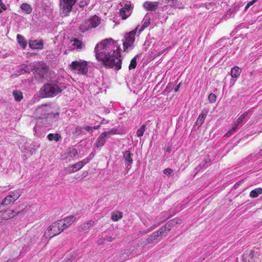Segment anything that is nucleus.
Wrapping results in <instances>:
<instances>
[{
  "instance_id": "34",
  "label": "nucleus",
  "mask_w": 262,
  "mask_h": 262,
  "mask_svg": "<svg viewBox=\"0 0 262 262\" xmlns=\"http://www.w3.org/2000/svg\"><path fill=\"white\" fill-rule=\"evenodd\" d=\"M20 8L25 11L27 14H30L32 12V9L31 6L27 3H23L20 6Z\"/></svg>"
},
{
  "instance_id": "7",
  "label": "nucleus",
  "mask_w": 262,
  "mask_h": 262,
  "mask_svg": "<svg viewBox=\"0 0 262 262\" xmlns=\"http://www.w3.org/2000/svg\"><path fill=\"white\" fill-rule=\"evenodd\" d=\"M59 8L61 14L64 16L69 15L73 8L74 9L76 0H59Z\"/></svg>"
},
{
  "instance_id": "37",
  "label": "nucleus",
  "mask_w": 262,
  "mask_h": 262,
  "mask_svg": "<svg viewBox=\"0 0 262 262\" xmlns=\"http://www.w3.org/2000/svg\"><path fill=\"white\" fill-rule=\"evenodd\" d=\"M2 202L3 204L6 206V207H7L10 205H12L15 201L11 198V197L8 195L4 199L2 200Z\"/></svg>"
},
{
  "instance_id": "21",
  "label": "nucleus",
  "mask_w": 262,
  "mask_h": 262,
  "mask_svg": "<svg viewBox=\"0 0 262 262\" xmlns=\"http://www.w3.org/2000/svg\"><path fill=\"white\" fill-rule=\"evenodd\" d=\"M207 114L208 111L207 110H203L202 113L199 115L196 121L195 122V125H198L199 127L203 123Z\"/></svg>"
},
{
  "instance_id": "41",
  "label": "nucleus",
  "mask_w": 262,
  "mask_h": 262,
  "mask_svg": "<svg viewBox=\"0 0 262 262\" xmlns=\"http://www.w3.org/2000/svg\"><path fill=\"white\" fill-rule=\"evenodd\" d=\"M58 223L60 226V228L61 230V232H62L64 229H67V228H68L69 227L65 223V222H64V221L63 220H60L59 221H58Z\"/></svg>"
},
{
  "instance_id": "50",
  "label": "nucleus",
  "mask_w": 262,
  "mask_h": 262,
  "mask_svg": "<svg viewBox=\"0 0 262 262\" xmlns=\"http://www.w3.org/2000/svg\"><path fill=\"white\" fill-rule=\"evenodd\" d=\"M67 171L68 173H71L73 172H76V170L74 168L72 167V165L70 166L67 168Z\"/></svg>"
},
{
  "instance_id": "10",
  "label": "nucleus",
  "mask_w": 262,
  "mask_h": 262,
  "mask_svg": "<svg viewBox=\"0 0 262 262\" xmlns=\"http://www.w3.org/2000/svg\"><path fill=\"white\" fill-rule=\"evenodd\" d=\"M61 232L60 226L58 221L53 223L48 228L47 231H45L43 236L46 238H50L57 235Z\"/></svg>"
},
{
  "instance_id": "38",
  "label": "nucleus",
  "mask_w": 262,
  "mask_h": 262,
  "mask_svg": "<svg viewBox=\"0 0 262 262\" xmlns=\"http://www.w3.org/2000/svg\"><path fill=\"white\" fill-rule=\"evenodd\" d=\"M139 57V55H136L130 61L128 68L129 70L134 69L137 66V59Z\"/></svg>"
},
{
  "instance_id": "29",
  "label": "nucleus",
  "mask_w": 262,
  "mask_h": 262,
  "mask_svg": "<svg viewBox=\"0 0 262 262\" xmlns=\"http://www.w3.org/2000/svg\"><path fill=\"white\" fill-rule=\"evenodd\" d=\"M150 18L149 16H148L147 15H146L144 17V18H143V25L141 28V29H140L139 30V32H141V31H142L144 29L146 28L147 27H148V26L149 25L150 23Z\"/></svg>"
},
{
  "instance_id": "64",
  "label": "nucleus",
  "mask_w": 262,
  "mask_h": 262,
  "mask_svg": "<svg viewBox=\"0 0 262 262\" xmlns=\"http://www.w3.org/2000/svg\"><path fill=\"white\" fill-rule=\"evenodd\" d=\"M151 230H152V229H151V228H150V229L149 228V229H147V230L144 232V233H148V232H149L151 231Z\"/></svg>"
},
{
  "instance_id": "8",
  "label": "nucleus",
  "mask_w": 262,
  "mask_h": 262,
  "mask_svg": "<svg viewBox=\"0 0 262 262\" xmlns=\"http://www.w3.org/2000/svg\"><path fill=\"white\" fill-rule=\"evenodd\" d=\"M251 113L249 111L242 114L234 122V126L226 134L227 137L232 135L239 126H242L244 123L246 122L250 118Z\"/></svg>"
},
{
  "instance_id": "45",
  "label": "nucleus",
  "mask_w": 262,
  "mask_h": 262,
  "mask_svg": "<svg viewBox=\"0 0 262 262\" xmlns=\"http://www.w3.org/2000/svg\"><path fill=\"white\" fill-rule=\"evenodd\" d=\"M169 5L172 6L175 8H180V7L177 5V0H166Z\"/></svg>"
},
{
  "instance_id": "46",
  "label": "nucleus",
  "mask_w": 262,
  "mask_h": 262,
  "mask_svg": "<svg viewBox=\"0 0 262 262\" xmlns=\"http://www.w3.org/2000/svg\"><path fill=\"white\" fill-rule=\"evenodd\" d=\"M216 96L214 94L211 93L208 96V100L210 102H214L215 101Z\"/></svg>"
},
{
  "instance_id": "43",
  "label": "nucleus",
  "mask_w": 262,
  "mask_h": 262,
  "mask_svg": "<svg viewBox=\"0 0 262 262\" xmlns=\"http://www.w3.org/2000/svg\"><path fill=\"white\" fill-rule=\"evenodd\" d=\"M233 13H234L233 10H232L231 9L228 10L226 14L223 17L222 19H224L225 20L229 19L231 17V15Z\"/></svg>"
},
{
  "instance_id": "1",
  "label": "nucleus",
  "mask_w": 262,
  "mask_h": 262,
  "mask_svg": "<svg viewBox=\"0 0 262 262\" xmlns=\"http://www.w3.org/2000/svg\"><path fill=\"white\" fill-rule=\"evenodd\" d=\"M120 47L112 38L105 39L97 43L95 48L96 59L106 68L116 70L121 69Z\"/></svg>"
},
{
  "instance_id": "52",
  "label": "nucleus",
  "mask_w": 262,
  "mask_h": 262,
  "mask_svg": "<svg viewBox=\"0 0 262 262\" xmlns=\"http://www.w3.org/2000/svg\"><path fill=\"white\" fill-rule=\"evenodd\" d=\"M0 6L2 10H7V7L3 3L2 0H0Z\"/></svg>"
},
{
  "instance_id": "63",
  "label": "nucleus",
  "mask_w": 262,
  "mask_h": 262,
  "mask_svg": "<svg viewBox=\"0 0 262 262\" xmlns=\"http://www.w3.org/2000/svg\"><path fill=\"white\" fill-rule=\"evenodd\" d=\"M100 127V125H97V126H95L94 127H92V129H98Z\"/></svg>"
},
{
  "instance_id": "39",
  "label": "nucleus",
  "mask_w": 262,
  "mask_h": 262,
  "mask_svg": "<svg viewBox=\"0 0 262 262\" xmlns=\"http://www.w3.org/2000/svg\"><path fill=\"white\" fill-rule=\"evenodd\" d=\"M216 3L215 2H210V3H206L205 4H202V6L205 7L206 9L210 10H213L214 7L216 6Z\"/></svg>"
},
{
  "instance_id": "60",
  "label": "nucleus",
  "mask_w": 262,
  "mask_h": 262,
  "mask_svg": "<svg viewBox=\"0 0 262 262\" xmlns=\"http://www.w3.org/2000/svg\"><path fill=\"white\" fill-rule=\"evenodd\" d=\"M94 154H93V153H91L88 157H87V159L89 160V161H90V160H91L93 158H94Z\"/></svg>"
},
{
  "instance_id": "9",
  "label": "nucleus",
  "mask_w": 262,
  "mask_h": 262,
  "mask_svg": "<svg viewBox=\"0 0 262 262\" xmlns=\"http://www.w3.org/2000/svg\"><path fill=\"white\" fill-rule=\"evenodd\" d=\"M137 31V28L125 34L122 39L124 51L127 52L129 48H133L135 42V36Z\"/></svg>"
},
{
  "instance_id": "2",
  "label": "nucleus",
  "mask_w": 262,
  "mask_h": 262,
  "mask_svg": "<svg viewBox=\"0 0 262 262\" xmlns=\"http://www.w3.org/2000/svg\"><path fill=\"white\" fill-rule=\"evenodd\" d=\"M66 88V84L58 81H52L45 84L40 90L43 98L53 97L61 93Z\"/></svg>"
},
{
  "instance_id": "22",
  "label": "nucleus",
  "mask_w": 262,
  "mask_h": 262,
  "mask_svg": "<svg viewBox=\"0 0 262 262\" xmlns=\"http://www.w3.org/2000/svg\"><path fill=\"white\" fill-rule=\"evenodd\" d=\"M29 46L33 49H41L43 48L42 41L37 40H31L29 42Z\"/></svg>"
},
{
  "instance_id": "28",
  "label": "nucleus",
  "mask_w": 262,
  "mask_h": 262,
  "mask_svg": "<svg viewBox=\"0 0 262 262\" xmlns=\"http://www.w3.org/2000/svg\"><path fill=\"white\" fill-rule=\"evenodd\" d=\"M48 139L50 141H54L55 142L59 141L61 139V136L60 134H49L47 136Z\"/></svg>"
},
{
  "instance_id": "47",
  "label": "nucleus",
  "mask_w": 262,
  "mask_h": 262,
  "mask_svg": "<svg viewBox=\"0 0 262 262\" xmlns=\"http://www.w3.org/2000/svg\"><path fill=\"white\" fill-rule=\"evenodd\" d=\"M30 146L31 149L35 150L39 148L40 144L37 142H33L32 144L30 145Z\"/></svg>"
},
{
  "instance_id": "15",
  "label": "nucleus",
  "mask_w": 262,
  "mask_h": 262,
  "mask_svg": "<svg viewBox=\"0 0 262 262\" xmlns=\"http://www.w3.org/2000/svg\"><path fill=\"white\" fill-rule=\"evenodd\" d=\"M133 9V6L130 4H125L124 6L120 10V15L123 19H125L130 15L129 12Z\"/></svg>"
},
{
  "instance_id": "6",
  "label": "nucleus",
  "mask_w": 262,
  "mask_h": 262,
  "mask_svg": "<svg viewBox=\"0 0 262 262\" xmlns=\"http://www.w3.org/2000/svg\"><path fill=\"white\" fill-rule=\"evenodd\" d=\"M70 67L71 70L76 71L78 74L85 75L88 72V63L85 60L72 61Z\"/></svg>"
},
{
  "instance_id": "49",
  "label": "nucleus",
  "mask_w": 262,
  "mask_h": 262,
  "mask_svg": "<svg viewBox=\"0 0 262 262\" xmlns=\"http://www.w3.org/2000/svg\"><path fill=\"white\" fill-rule=\"evenodd\" d=\"M7 207L3 204V202H0V212L6 211Z\"/></svg>"
},
{
  "instance_id": "62",
  "label": "nucleus",
  "mask_w": 262,
  "mask_h": 262,
  "mask_svg": "<svg viewBox=\"0 0 262 262\" xmlns=\"http://www.w3.org/2000/svg\"><path fill=\"white\" fill-rule=\"evenodd\" d=\"M14 261H15V259L13 258V259H9L8 260L6 261L5 262H14Z\"/></svg>"
},
{
  "instance_id": "36",
  "label": "nucleus",
  "mask_w": 262,
  "mask_h": 262,
  "mask_svg": "<svg viewBox=\"0 0 262 262\" xmlns=\"http://www.w3.org/2000/svg\"><path fill=\"white\" fill-rule=\"evenodd\" d=\"M71 41L73 42L72 44L73 46L76 49H82V46H84V45H82V41L77 38H74Z\"/></svg>"
},
{
  "instance_id": "54",
  "label": "nucleus",
  "mask_w": 262,
  "mask_h": 262,
  "mask_svg": "<svg viewBox=\"0 0 262 262\" xmlns=\"http://www.w3.org/2000/svg\"><path fill=\"white\" fill-rule=\"evenodd\" d=\"M105 241V238H99L98 240V245H102L104 244V241Z\"/></svg>"
},
{
  "instance_id": "56",
  "label": "nucleus",
  "mask_w": 262,
  "mask_h": 262,
  "mask_svg": "<svg viewBox=\"0 0 262 262\" xmlns=\"http://www.w3.org/2000/svg\"><path fill=\"white\" fill-rule=\"evenodd\" d=\"M82 128L88 132L92 130V127L88 125L84 126V127H82Z\"/></svg>"
},
{
  "instance_id": "19",
  "label": "nucleus",
  "mask_w": 262,
  "mask_h": 262,
  "mask_svg": "<svg viewBox=\"0 0 262 262\" xmlns=\"http://www.w3.org/2000/svg\"><path fill=\"white\" fill-rule=\"evenodd\" d=\"M107 138L104 136L103 133H101L98 137L95 145L96 147L99 148L103 146L106 142Z\"/></svg>"
},
{
  "instance_id": "44",
  "label": "nucleus",
  "mask_w": 262,
  "mask_h": 262,
  "mask_svg": "<svg viewBox=\"0 0 262 262\" xmlns=\"http://www.w3.org/2000/svg\"><path fill=\"white\" fill-rule=\"evenodd\" d=\"M72 167L75 169L76 172L78 171L83 167V166H82V164H81L79 161L74 164H73Z\"/></svg>"
},
{
  "instance_id": "51",
  "label": "nucleus",
  "mask_w": 262,
  "mask_h": 262,
  "mask_svg": "<svg viewBox=\"0 0 262 262\" xmlns=\"http://www.w3.org/2000/svg\"><path fill=\"white\" fill-rule=\"evenodd\" d=\"M81 164H82V166L83 167L85 164L88 163L90 161L89 160L86 158L82 160V161H79Z\"/></svg>"
},
{
  "instance_id": "25",
  "label": "nucleus",
  "mask_w": 262,
  "mask_h": 262,
  "mask_svg": "<svg viewBox=\"0 0 262 262\" xmlns=\"http://www.w3.org/2000/svg\"><path fill=\"white\" fill-rule=\"evenodd\" d=\"M88 4V2L84 0H76V3L74 5V9H76V10L80 11L82 10L83 8L85 7Z\"/></svg>"
},
{
  "instance_id": "17",
  "label": "nucleus",
  "mask_w": 262,
  "mask_h": 262,
  "mask_svg": "<svg viewBox=\"0 0 262 262\" xmlns=\"http://www.w3.org/2000/svg\"><path fill=\"white\" fill-rule=\"evenodd\" d=\"M34 63L30 64H23L19 67V72L20 74H24L26 73H30L34 71Z\"/></svg>"
},
{
  "instance_id": "14",
  "label": "nucleus",
  "mask_w": 262,
  "mask_h": 262,
  "mask_svg": "<svg viewBox=\"0 0 262 262\" xmlns=\"http://www.w3.org/2000/svg\"><path fill=\"white\" fill-rule=\"evenodd\" d=\"M95 225V222L90 220L77 227V231L79 232H88Z\"/></svg>"
},
{
  "instance_id": "31",
  "label": "nucleus",
  "mask_w": 262,
  "mask_h": 262,
  "mask_svg": "<svg viewBox=\"0 0 262 262\" xmlns=\"http://www.w3.org/2000/svg\"><path fill=\"white\" fill-rule=\"evenodd\" d=\"M241 73V69L238 67L235 66L232 68L231 69V76L233 78H237L239 76Z\"/></svg>"
},
{
  "instance_id": "5",
  "label": "nucleus",
  "mask_w": 262,
  "mask_h": 262,
  "mask_svg": "<svg viewBox=\"0 0 262 262\" xmlns=\"http://www.w3.org/2000/svg\"><path fill=\"white\" fill-rule=\"evenodd\" d=\"M100 24V19L96 15L91 18L85 20L80 26V30L82 32H85L92 28L97 27Z\"/></svg>"
},
{
  "instance_id": "48",
  "label": "nucleus",
  "mask_w": 262,
  "mask_h": 262,
  "mask_svg": "<svg viewBox=\"0 0 262 262\" xmlns=\"http://www.w3.org/2000/svg\"><path fill=\"white\" fill-rule=\"evenodd\" d=\"M173 172V170L169 168L165 169L163 171V173L166 175H170Z\"/></svg>"
},
{
  "instance_id": "26",
  "label": "nucleus",
  "mask_w": 262,
  "mask_h": 262,
  "mask_svg": "<svg viewBox=\"0 0 262 262\" xmlns=\"http://www.w3.org/2000/svg\"><path fill=\"white\" fill-rule=\"evenodd\" d=\"M76 216L77 214H73L72 215L68 216L62 220L64 221V222H65L68 226L70 227L73 223L77 221V219Z\"/></svg>"
},
{
  "instance_id": "33",
  "label": "nucleus",
  "mask_w": 262,
  "mask_h": 262,
  "mask_svg": "<svg viewBox=\"0 0 262 262\" xmlns=\"http://www.w3.org/2000/svg\"><path fill=\"white\" fill-rule=\"evenodd\" d=\"M262 193V188H257L252 190L250 193V196L251 198H255L257 197L259 194Z\"/></svg>"
},
{
  "instance_id": "61",
  "label": "nucleus",
  "mask_w": 262,
  "mask_h": 262,
  "mask_svg": "<svg viewBox=\"0 0 262 262\" xmlns=\"http://www.w3.org/2000/svg\"><path fill=\"white\" fill-rule=\"evenodd\" d=\"M169 217V216H165L161 221V223H162L163 222H165L166 220H167V219H168Z\"/></svg>"
},
{
  "instance_id": "11",
  "label": "nucleus",
  "mask_w": 262,
  "mask_h": 262,
  "mask_svg": "<svg viewBox=\"0 0 262 262\" xmlns=\"http://www.w3.org/2000/svg\"><path fill=\"white\" fill-rule=\"evenodd\" d=\"M51 115H54V113L51 111L50 106L47 105L39 106L35 111L36 119Z\"/></svg>"
},
{
  "instance_id": "40",
  "label": "nucleus",
  "mask_w": 262,
  "mask_h": 262,
  "mask_svg": "<svg viewBox=\"0 0 262 262\" xmlns=\"http://www.w3.org/2000/svg\"><path fill=\"white\" fill-rule=\"evenodd\" d=\"M210 162V160L208 158H206L204 160L203 163L200 164L199 166L198 167L197 169L199 170L200 169L203 168H206L207 166H208V164Z\"/></svg>"
},
{
  "instance_id": "59",
  "label": "nucleus",
  "mask_w": 262,
  "mask_h": 262,
  "mask_svg": "<svg viewBox=\"0 0 262 262\" xmlns=\"http://www.w3.org/2000/svg\"><path fill=\"white\" fill-rule=\"evenodd\" d=\"M181 84V83H180L178 85H177L175 87V88H174V92H177L179 91V89L180 88Z\"/></svg>"
},
{
  "instance_id": "57",
  "label": "nucleus",
  "mask_w": 262,
  "mask_h": 262,
  "mask_svg": "<svg viewBox=\"0 0 262 262\" xmlns=\"http://www.w3.org/2000/svg\"><path fill=\"white\" fill-rule=\"evenodd\" d=\"M132 253L129 251L128 250H125V252L123 254H126V256H125L124 258H126L127 257H128Z\"/></svg>"
},
{
  "instance_id": "20",
  "label": "nucleus",
  "mask_w": 262,
  "mask_h": 262,
  "mask_svg": "<svg viewBox=\"0 0 262 262\" xmlns=\"http://www.w3.org/2000/svg\"><path fill=\"white\" fill-rule=\"evenodd\" d=\"M17 212L13 210H9L5 211L1 215V219L4 220H7L10 218L13 217L17 214Z\"/></svg>"
},
{
  "instance_id": "12",
  "label": "nucleus",
  "mask_w": 262,
  "mask_h": 262,
  "mask_svg": "<svg viewBox=\"0 0 262 262\" xmlns=\"http://www.w3.org/2000/svg\"><path fill=\"white\" fill-rule=\"evenodd\" d=\"M163 238H164V237L162 234L160 232V230H158L150 234L146 239V241L147 244L157 243L161 241Z\"/></svg>"
},
{
  "instance_id": "4",
  "label": "nucleus",
  "mask_w": 262,
  "mask_h": 262,
  "mask_svg": "<svg viewBox=\"0 0 262 262\" xmlns=\"http://www.w3.org/2000/svg\"><path fill=\"white\" fill-rule=\"evenodd\" d=\"M34 74L36 79L40 80L45 79L47 76L49 68L46 63L42 62L34 63Z\"/></svg>"
},
{
  "instance_id": "35",
  "label": "nucleus",
  "mask_w": 262,
  "mask_h": 262,
  "mask_svg": "<svg viewBox=\"0 0 262 262\" xmlns=\"http://www.w3.org/2000/svg\"><path fill=\"white\" fill-rule=\"evenodd\" d=\"M13 95L15 100L17 101H20L23 98V93L19 91H14L13 92Z\"/></svg>"
},
{
  "instance_id": "24",
  "label": "nucleus",
  "mask_w": 262,
  "mask_h": 262,
  "mask_svg": "<svg viewBox=\"0 0 262 262\" xmlns=\"http://www.w3.org/2000/svg\"><path fill=\"white\" fill-rule=\"evenodd\" d=\"M172 224L171 222H168L165 225L161 227L159 230H160V232H161L163 236L165 237L167 236V233L166 231H170L171 229Z\"/></svg>"
},
{
  "instance_id": "30",
  "label": "nucleus",
  "mask_w": 262,
  "mask_h": 262,
  "mask_svg": "<svg viewBox=\"0 0 262 262\" xmlns=\"http://www.w3.org/2000/svg\"><path fill=\"white\" fill-rule=\"evenodd\" d=\"M17 40L19 44L23 49H25L27 45V42L25 38L20 34L17 35Z\"/></svg>"
},
{
  "instance_id": "42",
  "label": "nucleus",
  "mask_w": 262,
  "mask_h": 262,
  "mask_svg": "<svg viewBox=\"0 0 262 262\" xmlns=\"http://www.w3.org/2000/svg\"><path fill=\"white\" fill-rule=\"evenodd\" d=\"M146 126V124H143L140 127L139 129H138L137 132V135L138 137H142L143 135V134L145 130Z\"/></svg>"
},
{
  "instance_id": "13",
  "label": "nucleus",
  "mask_w": 262,
  "mask_h": 262,
  "mask_svg": "<svg viewBox=\"0 0 262 262\" xmlns=\"http://www.w3.org/2000/svg\"><path fill=\"white\" fill-rule=\"evenodd\" d=\"M133 154L129 150H126L123 152V159L124 160L125 165L128 170L130 169L133 163Z\"/></svg>"
},
{
  "instance_id": "27",
  "label": "nucleus",
  "mask_w": 262,
  "mask_h": 262,
  "mask_svg": "<svg viewBox=\"0 0 262 262\" xmlns=\"http://www.w3.org/2000/svg\"><path fill=\"white\" fill-rule=\"evenodd\" d=\"M123 217V213L121 211H117L113 212L111 214V219L114 221L117 222L121 219Z\"/></svg>"
},
{
  "instance_id": "58",
  "label": "nucleus",
  "mask_w": 262,
  "mask_h": 262,
  "mask_svg": "<svg viewBox=\"0 0 262 262\" xmlns=\"http://www.w3.org/2000/svg\"><path fill=\"white\" fill-rule=\"evenodd\" d=\"M258 0H252L250 2H249L248 3V5H249L250 6H252V5H253L255 3H256Z\"/></svg>"
},
{
  "instance_id": "55",
  "label": "nucleus",
  "mask_w": 262,
  "mask_h": 262,
  "mask_svg": "<svg viewBox=\"0 0 262 262\" xmlns=\"http://www.w3.org/2000/svg\"><path fill=\"white\" fill-rule=\"evenodd\" d=\"M104 238L105 239V241L108 242H112L115 239L114 237H112L111 236H106V237Z\"/></svg>"
},
{
  "instance_id": "23",
  "label": "nucleus",
  "mask_w": 262,
  "mask_h": 262,
  "mask_svg": "<svg viewBox=\"0 0 262 262\" xmlns=\"http://www.w3.org/2000/svg\"><path fill=\"white\" fill-rule=\"evenodd\" d=\"M23 192V189H18L17 190L10 191L8 195L11 197V198L15 201L19 198Z\"/></svg>"
},
{
  "instance_id": "16",
  "label": "nucleus",
  "mask_w": 262,
  "mask_h": 262,
  "mask_svg": "<svg viewBox=\"0 0 262 262\" xmlns=\"http://www.w3.org/2000/svg\"><path fill=\"white\" fill-rule=\"evenodd\" d=\"M159 5V3L158 2H149L146 1L143 4V8L147 11H155L156 10Z\"/></svg>"
},
{
  "instance_id": "18",
  "label": "nucleus",
  "mask_w": 262,
  "mask_h": 262,
  "mask_svg": "<svg viewBox=\"0 0 262 262\" xmlns=\"http://www.w3.org/2000/svg\"><path fill=\"white\" fill-rule=\"evenodd\" d=\"M78 154L77 150L73 147L69 148L68 149V152L65 153L64 155L62 156V160H67L69 159V160L71 158H73L75 157Z\"/></svg>"
},
{
  "instance_id": "53",
  "label": "nucleus",
  "mask_w": 262,
  "mask_h": 262,
  "mask_svg": "<svg viewBox=\"0 0 262 262\" xmlns=\"http://www.w3.org/2000/svg\"><path fill=\"white\" fill-rule=\"evenodd\" d=\"M240 7H241L240 4L234 5L233 6V9H232V10H233V12H235L238 10V9Z\"/></svg>"
},
{
  "instance_id": "3",
  "label": "nucleus",
  "mask_w": 262,
  "mask_h": 262,
  "mask_svg": "<svg viewBox=\"0 0 262 262\" xmlns=\"http://www.w3.org/2000/svg\"><path fill=\"white\" fill-rule=\"evenodd\" d=\"M59 117L58 112L54 113V115L47 116L36 119V124L34 127V135L37 137H41V129L43 126L48 127L51 124L58 120Z\"/></svg>"
},
{
  "instance_id": "32",
  "label": "nucleus",
  "mask_w": 262,
  "mask_h": 262,
  "mask_svg": "<svg viewBox=\"0 0 262 262\" xmlns=\"http://www.w3.org/2000/svg\"><path fill=\"white\" fill-rule=\"evenodd\" d=\"M103 133L104 134V136L108 138L111 136L119 134V131L117 128H113L108 131L104 132Z\"/></svg>"
}]
</instances>
